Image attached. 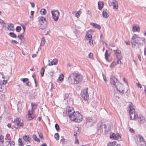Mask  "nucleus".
Wrapping results in <instances>:
<instances>
[{"label": "nucleus", "mask_w": 146, "mask_h": 146, "mask_svg": "<svg viewBox=\"0 0 146 146\" xmlns=\"http://www.w3.org/2000/svg\"><path fill=\"white\" fill-rule=\"evenodd\" d=\"M116 141H114L113 142H109L108 144V146H113L115 145L116 143Z\"/></svg>", "instance_id": "nucleus-35"}, {"label": "nucleus", "mask_w": 146, "mask_h": 146, "mask_svg": "<svg viewBox=\"0 0 146 146\" xmlns=\"http://www.w3.org/2000/svg\"><path fill=\"white\" fill-rule=\"evenodd\" d=\"M111 5L113 6V8L114 9H117L118 8V5L117 2L114 1L111 3Z\"/></svg>", "instance_id": "nucleus-22"}, {"label": "nucleus", "mask_w": 146, "mask_h": 146, "mask_svg": "<svg viewBox=\"0 0 146 146\" xmlns=\"http://www.w3.org/2000/svg\"><path fill=\"white\" fill-rule=\"evenodd\" d=\"M98 130H99L101 129H103L104 128L106 129L107 128V126L103 122H100L97 125Z\"/></svg>", "instance_id": "nucleus-11"}, {"label": "nucleus", "mask_w": 146, "mask_h": 146, "mask_svg": "<svg viewBox=\"0 0 146 146\" xmlns=\"http://www.w3.org/2000/svg\"><path fill=\"white\" fill-rule=\"evenodd\" d=\"M76 16L77 17H78L80 16V15L79 14V13L77 12L76 14Z\"/></svg>", "instance_id": "nucleus-64"}, {"label": "nucleus", "mask_w": 146, "mask_h": 146, "mask_svg": "<svg viewBox=\"0 0 146 146\" xmlns=\"http://www.w3.org/2000/svg\"><path fill=\"white\" fill-rule=\"evenodd\" d=\"M26 84L27 86H30L31 85V84L30 82H29L28 81V82H27Z\"/></svg>", "instance_id": "nucleus-57"}, {"label": "nucleus", "mask_w": 146, "mask_h": 146, "mask_svg": "<svg viewBox=\"0 0 146 146\" xmlns=\"http://www.w3.org/2000/svg\"><path fill=\"white\" fill-rule=\"evenodd\" d=\"M117 85L118 86V90H121V92H119L120 93L123 94L124 93V90L123 88V85L119 82Z\"/></svg>", "instance_id": "nucleus-14"}, {"label": "nucleus", "mask_w": 146, "mask_h": 146, "mask_svg": "<svg viewBox=\"0 0 146 146\" xmlns=\"http://www.w3.org/2000/svg\"><path fill=\"white\" fill-rule=\"evenodd\" d=\"M89 40L88 43L90 44V45H92L93 44V40L91 39H90L89 40Z\"/></svg>", "instance_id": "nucleus-50"}, {"label": "nucleus", "mask_w": 146, "mask_h": 146, "mask_svg": "<svg viewBox=\"0 0 146 146\" xmlns=\"http://www.w3.org/2000/svg\"><path fill=\"white\" fill-rule=\"evenodd\" d=\"M38 25L41 29H44L46 27V19L42 17H38Z\"/></svg>", "instance_id": "nucleus-4"}, {"label": "nucleus", "mask_w": 146, "mask_h": 146, "mask_svg": "<svg viewBox=\"0 0 146 146\" xmlns=\"http://www.w3.org/2000/svg\"><path fill=\"white\" fill-rule=\"evenodd\" d=\"M33 137L34 139V140L38 142H39L40 140L35 135H33Z\"/></svg>", "instance_id": "nucleus-31"}, {"label": "nucleus", "mask_w": 146, "mask_h": 146, "mask_svg": "<svg viewBox=\"0 0 146 146\" xmlns=\"http://www.w3.org/2000/svg\"><path fill=\"white\" fill-rule=\"evenodd\" d=\"M40 13L41 15H45L46 14V10L44 9H42L40 10Z\"/></svg>", "instance_id": "nucleus-32"}, {"label": "nucleus", "mask_w": 146, "mask_h": 146, "mask_svg": "<svg viewBox=\"0 0 146 146\" xmlns=\"http://www.w3.org/2000/svg\"><path fill=\"white\" fill-rule=\"evenodd\" d=\"M54 137V138L58 140L59 139V135L58 133H56L55 134Z\"/></svg>", "instance_id": "nucleus-42"}, {"label": "nucleus", "mask_w": 146, "mask_h": 146, "mask_svg": "<svg viewBox=\"0 0 146 146\" xmlns=\"http://www.w3.org/2000/svg\"><path fill=\"white\" fill-rule=\"evenodd\" d=\"M9 144H10V146H14L15 145V143L13 141H10V143Z\"/></svg>", "instance_id": "nucleus-49"}, {"label": "nucleus", "mask_w": 146, "mask_h": 146, "mask_svg": "<svg viewBox=\"0 0 146 146\" xmlns=\"http://www.w3.org/2000/svg\"><path fill=\"white\" fill-rule=\"evenodd\" d=\"M116 65L115 62L113 61L112 62L110 65V67L111 68H112L114 67V66Z\"/></svg>", "instance_id": "nucleus-46"}, {"label": "nucleus", "mask_w": 146, "mask_h": 146, "mask_svg": "<svg viewBox=\"0 0 146 146\" xmlns=\"http://www.w3.org/2000/svg\"><path fill=\"white\" fill-rule=\"evenodd\" d=\"M119 82L117 79L115 77L113 76L111 77L110 78V83L113 86L116 88L117 91L119 92H121L120 90H118V86L117 85Z\"/></svg>", "instance_id": "nucleus-6"}, {"label": "nucleus", "mask_w": 146, "mask_h": 146, "mask_svg": "<svg viewBox=\"0 0 146 146\" xmlns=\"http://www.w3.org/2000/svg\"><path fill=\"white\" fill-rule=\"evenodd\" d=\"M74 112V111L72 107H67L66 109V113L69 116L70 114Z\"/></svg>", "instance_id": "nucleus-12"}, {"label": "nucleus", "mask_w": 146, "mask_h": 146, "mask_svg": "<svg viewBox=\"0 0 146 146\" xmlns=\"http://www.w3.org/2000/svg\"><path fill=\"white\" fill-rule=\"evenodd\" d=\"M58 62V60L57 59L55 58L53 60L50 62L48 63V66L52 65H56Z\"/></svg>", "instance_id": "nucleus-17"}, {"label": "nucleus", "mask_w": 146, "mask_h": 146, "mask_svg": "<svg viewBox=\"0 0 146 146\" xmlns=\"http://www.w3.org/2000/svg\"><path fill=\"white\" fill-rule=\"evenodd\" d=\"M6 84H0V92H5L6 91V89L5 86L4 85Z\"/></svg>", "instance_id": "nucleus-16"}, {"label": "nucleus", "mask_w": 146, "mask_h": 146, "mask_svg": "<svg viewBox=\"0 0 146 146\" xmlns=\"http://www.w3.org/2000/svg\"><path fill=\"white\" fill-rule=\"evenodd\" d=\"M88 88L84 89L82 92V97L84 100H87L89 99V95L88 92Z\"/></svg>", "instance_id": "nucleus-10"}, {"label": "nucleus", "mask_w": 146, "mask_h": 146, "mask_svg": "<svg viewBox=\"0 0 146 146\" xmlns=\"http://www.w3.org/2000/svg\"><path fill=\"white\" fill-rule=\"evenodd\" d=\"M0 98L3 100L5 99V95H0Z\"/></svg>", "instance_id": "nucleus-53"}, {"label": "nucleus", "mask_w": 146, "mask_h": 146, "mask_svg": "<svg viewBox=\"0 0 146 146\" xmlns=\"http://www.w3.org/2000/svg\"><path fill=\"white\" fill-rule=\"evenodd\" d=\"M37 105L36 104L34 103H32L31 104L32 110H35L37 108Z\"/></svg>", "instance_id": "nucleus-26"}, {"label": "nucleus", "mask_w": 146, "mask_h": 146, "mask_svg": "<svg viewBox=\"0 0 146 146\" xmlns=\"http://www.w3.org/2000/svg\"><path fill=\"white\" fill-rule=\"evenodd\" d=\"M102 76H103V79H104V81L105 82H106L107 80H106V77L103 73L102 74Z\"/></svg>", "instance_id": "nucleus-54"}, {"label": "nucleus", "mask_w": 146, "mask_h": 146, "mask_svg": "<svg viewBox=\"0 0 146 146\" xmlns=\"http://www.w3.org/2000/svg\"><path fill=\"white\" fill-rule=\"evenodd\" d=\"M9 34L10 36L12 37L16 38L17 37L16 35L14 33L10 32Z\"/></svg>", "instance_id": "nucleus-38"}, {"label": "nucleus", "mask_w": 146, "mask_h": 146, "mask_svg": "<svg viewBox=\"0 0 146 146\" xmlns=\"http://www.w3.org/2000/svg\"><path fill=\"white\" fill-rule=\"evenodd\" d=\"M92 36L91 34H88L86 36V38L88 40L91 39Z\"/></svg>", "instance_id": "nucleus-41"}, {"label": "nucleus", "mask_w": 146, "mask_h": 146, "mask_svg": "<svg viewBox=\"0 0 146 146\" xmlns=\"http://www.w3.org/2000/svg\"><path fill=\"white\" fill-rule=\"evenodd\" d=\"M113 51L116 54L117 57H118V55H119L121 53V51L118 49L115 50H114Z\"/></svg>", "instance_id": "nucleus-28"}, {"label": "nucleus", "mask_w": 146, "mask_h": 146, "mask_svg": "<svg viewBox=\"0 0 146 146\" xmlns=\"http://www.w3.org/2000/svg\"><path fill=\"white\" fill-rule=\"evenodd\" d=\"M82 80V76L77 73H72L69 76L68 82L71 84H77Z\"/></svg>", "instance_id": "nucleus-1"}, {"label": "nucleus", "mask_w": 146, "mask_h": 146, "mask_svg": "<svg viewBox=\"0 0 146 146\" xmlns=\"http://www.w3.org/2000/svg\"><path fill=\"white\" fill-rule=\"evenodd\" d=\"M4 137L1 135L0 137V145L3 146H6L10 143V139H8L7 137L4 139Z\"/></svg>", "instance_id": "nucleus-5"}, {"label": "nucleus", "mask_w": 146, "mask_h": 146, "mask_svg": "<svg viewBox=\"0 0 146 146\" xmlns=\"http://www.w3.org/2000/svg\"><path fill=\"white\" fill-rule=\"evenodd\" d=\"M44 72V69L43 68H42L40 70V74L42 77H43Z\"/></svg>", "instance_id": "nucleus-43"}, {"label": "nucleus", "mask_w": 146, "mask_h": 146, "mask_svg": "<svg viewBox=\"0 0 146 146\" xmlns=\"http://www.w3.org/2000/svg\"><path fill=\"white\" fill-rule=\"evenodd\" d=\"M21 30V27L20 26H17L16 28V31L17 32H19Z\"/></svg>", "instance_id": "nucleus-44"}, {"label": "nucleus", "mask_w": 146, "mask_h": 146, "mask_svg": "<svg viewBox=\"0 0 146 146\" xmlns=\"http://www.w3.org/2000/svg\"><path fill=\"white\" fill-rule=\"evenodd\" d=\"M51 13L52 15V18L55 21H57L59 18L60 15L59 12L57 10H52Z\"/></svg>", "instance_id": "nucleus-9"}, {"label": "nucleus", "mask_w": 146, "mask_h": 146, "mask_svg": "<svg viewBox=\"0 0 146 146\" xmlns=\"http://www.w3.org/2000/svg\"><path fill=\"white\" fill-rule=\"evenodd\" d=\"M7 28L10 31H14L15 30L14 25L13 24H10L8 26Z\"/></svg>", "instance_id": "nucleus-19"}, {"label": "nucleus", "mask_w": 146, "mask_h": 146, "mask_svg": "<svg viewBox=\"0 0 146 146\" xmlns=\"http://www.w3.org/2000/svg\"><path fill=\"white\" fill-rule=\"evenodd\" d=\"M132 39L135 40L139 44H143L145 43V39L144 38H141L138 37V35L134 34L132 37Z\"/></svg>", "instance_id": "nucleus-8"}, {"label": "nucleus", "mask_w": 146, "mask_h": 146, "mask_svg": "<svg viewBox=\"0 0 146 146\" xmlns=\"http://www.w3.org/2000/svg\"><path fill=\"white\" fill-rule=\"evenodd\" d=\"M34 13V11H31V15L30 17V18H32L33 17V14Z\"/></svg>", "instance_id": "nucleus-51"}, {"label": "nucleus", "mask_w": 146, "mask_h": 146, "mask_svg": "<svg viewBox=\"0 0 146 146\" xmlns=\"http://www.w3.org/2000/svg\"><path fill=\"white\" fill-rule=\"evenodd\" d=\"M33 112L32 110L30 111L29 110L28 111V119L29 120H31L33 119L34 117V116H32V114Z\"/></svg>", "instance_id": "nucleus-15"}, {"label": "nucleus", "mask_w": 146, "mask_h": 146, "mask_svg": "<svg viewBox=\"0 0 146 146\" xmlns=\"http://www.w3.org/2000/svg\"><path fill=\"white\" fill-rule=\"evenodd\" d=\"M102 15L104 18H107L108 17V15L107 12L105 11H104L102 12Z\"/></svg>", "instance_id": "nucleus-30"}, {"label": "nucleus", "mask_w": 146, "mask_h": 146, "mask_svg": "<svg viewBox=\"0 0 146 146\" xmlns=\"http://www.w3.org/2000/svg\"><path fill=\"white\" fill-rule=\"evenodd\" d=\"M104 5V3L103 2L99 1L98 2V9L101 10L103 8Z\"/></svg>", "instance_id": "nucleus-23"}, {"label": "nucleus", "mask_w": 146, "mask_h": 146, "mask_svg": "<svg viewBox=\"0 0 146 146\" xmlns=\"http://www.w3.org/2000/svg\"><path fill=\"white\" fill-rule=\"evenodd\" d=\"M3 75L2 74L0 73V84H3L4 82V84H6L7 82V80H5L3 79Z\"/></svg>", "instance_id": "nucleus-18"}, {"label": "nucleus", "mask_w": 146, "mask_h": 146, "mask_svg": "<svg viewBox=\"0 0 146 146\" xmlns=\"http://www.w3.org/2000/svg\"><path fill=\"white\" fill-rule=\"evenodd\" d=\"M90 25L93 26L95 28H97L98 29H101V26L100 25H98L97 24L95 23H91Z\"/></svg>", "instance_id": "nucleus-20"}, {"label": "nucleus", "mask_w": 146, "mask_h": 146, "mask_svg": "<svg viewBox=\"0 0 146 146\" xmlns=\"http://www.w3.org/2000/svg\"><path fill=\"white\" fill-rule=\"evenodd\" d=\"M45 43V39L44 37L41 38V42L40 44V46H43Z\"/></svg>", "instance_id": "nucleus-34"}, {"label": "nucleus", "mask_w": 146, "mask_h": 146, "mask_svg": "<svg viewBox=\"0 0 146 146\" xmlns=\"http://www.w3.org/2000/svg\"><path fill=\"white\" fill-rule=\"evenodd\" d=\"M23 139L27 142H29L31 140V139L29 138V137L27 135H25L23 137Z\"/></svg>", "instance_id": "nucleus-24"}, {"label": "nucleus", "mask_w": 146, "mask_h": 146, "mask_svg": "<svg viewBox=\"0 0 146 146\" xmlns=\"http://www.w3.org/2000/svg\"><path fill=\"white\" fill-rule=\"evenodd\" d=\"M55 127L57 131H60V127L58 124L56 123L55 124Z\"/></svg>", "instance_id": "nucleus-39"}, {"label": "nucleus", "mask_w": 146, "mask_h": 146, "mask_svg": "<svg viewBox=\"0 0 146 146\" xmlns=\"http://www.w3.org/2000/svg\"><path fill=\"white\" fill-rule=\"evenodd\" d=\"M137 86L139 87L140 88H142V86L139 83H137Z\"/></svg>", "instance_id": "nucleus-62"}, {"label": "nucleus", "mask_w": 146, "mask_h": 146, "mask_svg": "<svg viewBox=\"0 0 146 146\" xmlns=\"http://www.w3.org/2000/svg\"><path fill=\"white\" fill-rule=\"evenodd\" d=\"M131 41L132 44V46L133 47H135L137 46V44H139L135 40L131 39Z\"/></svg>", "instance_id": "nucleus-21"}, {"label": "nucleus", "mask_w": 146, "mask_h": 146, "mask_svg": "<svg viewBox=\"0 0 146 146\" xmlns=\"http://www.w3.org/2000/svg\"><path fill=\"white\" fill-rule=\"evenodd\" d=\"M35 74H33V75H32V77L33 78H34V81H35V86L36 87V80L35 78H34V76H35Z\"/></svg>", "instance_id": "nucleus-56"}, {"label": "nucleus", "mask_w": 146, "mask_h": 146, "mask_svg": "<svg viewBox=\"0 0 146 146\" xmlns=\"http://www.w3.org/2000/svg\"><path fill=\"white\" fill-rule=\"evenodd\" d=\"M64 76L63 74H61L58 78V79L60 81H62L63 79Z\"/></svg>", "instance_id": "nucleus-45"}, {"label": "nucleus", "mask_w": 146, "mask_h": 146, "mask_svg": "<svg viewBox=\"0 0 146 146\" xmlns=\"http://www.w3.org/2000/svg\"><path fill=\"white\" fill-rule=\"evenodd\" d=\"M133 30L134 31L138 32L140 30V28L139 26H133Z\"/></svg>", "instance_id": "nucleus-25"}, {"label": "nucleus", "mask_w": 146, "mask_h": 146, "mask_svg": "<svg viewBox=\"0 0 146 146\" xmlns=\"http://www.w3.org/2000/svg\"><path fill=\"white\" fill-rule=\"evenodd\" d=\"M89 57V58L92 59L93 56V54L91 53H90L88 55Z\"/></svg>", "instance_id": "nucleus-52"}, {"label": "nucleus", "mask_w": 146, "mask_h": 146, "mask_svg": "<svg viewBox=\"0 0 146 146\" xmlns=\"http://www.w3.org/2000/svg\"><path fill=\"white\" fill-rule=\"evenodd\" d=\"M18 144L20 146L24 145L22 143V141L20 138H19L18 140Z\"/></svg>", "instance_id": "nucleus-36"}, {"label": "nucleus", "mask_w": 146, "mask_h": 146, "mask_svg": "<svg viewBox=\"0 0 146 146\" xmlns=\"http://www.w3.org/2000/svg\"><path fill=\"white\" fill-rule=\"evenodd\" d=\"M117 58H118V60L117 61V64H118L119 63L120 64H121V61L120 59L118 57H117Z\"/></svg>", "instance_id": "nucleus-59"}, {"label": "nucleus", "mask_w": 146, "mask_h": 146, "mask_svg": "<svg viewBox=\"0 0 146 146\" xmlns=\"http://www.w3.org/2000/svg\"><path fill=\"white\" fill-rule=\"evenodd\" d=\"M109 56V54L108 53V51L107 50H106L105 54V58L106 59V60L108 61V57Z\"/></svg>", "instance_id": "nucleus-29"}, {"label": "nucleus", "mask_w": 146, "mask_h": 146, "mask_svg": "<svg viewBox=\"0 0 146 146\" xmlns=\"http://www.w3.org/2000/svg\"><path fill=\"white\" fill-rule=\"evenodd\" d=\"M20 80L24 83L26 82L29 81V79L28 78H22Z\"/></svg>", "instance_id": "nucleus-40"}, {"label": "nucleus", "mask_w": 146, "mask_h": 146, "mask_svg": "<svg viewBox=\"0 0 146 146\" xmlns=\"http://www.w3.org/2000/svg\"><path fill=\"white\" fill-rule=\"evenodd\" d=\"M137 137L139 139V141L140 142H143L144 143L143 138L141 135H139Z\"/></svg>", "instance_id": "nucleus-27"}, {"label": "nucleus", "mask_w": 146, "mask_h": 146, "mask_svg": "<svg viewBox=\"0 0 146 146\" xmlns=\"http://www.w3.org/2000/svg\"><path fill=\"white\" fill-rule=\"evenodd\" d=\"M23 121L19 118H17L14 121L15 127L16 128H21L23 127Z\"/></svg>", "instance_id": "nucleus-7"}, {"label": "nucleus", "mask_w": 146, "mask_h": 146, "mask_svg": "<svg viewBox=\"0 0 146 146\" xmlns=\"http://www.w3.org/2000/svg\"><path fill=\"white\" fill-rule=\"evenodd\" d=\"M136 120L139 122L143 123L145 121V118L142 116L138 117L137 116Z\"/></svg>", "instance_id": "nucleus-13"}, {"label": "nucleus", "mask_w": 146, "mask_h": 146, "mask_svg": "<svg viewBox=\"0 0 146 146\" xmlns=\"http://www.w3.org/2000/svg\"><path fill=\"white\" fill-rule=\"evenodd\" d=\"M115 139L117 140L120 141L121 140V136L119 134L117 135H115Z\"/></svg>", "instance_id": "nucleus-37"}, {"label": "nucleus", "mask_w": 146, "mask_h": 146, "mask_svg": "<svg viewBox=\"0 0 146 146\" xmlns=\"http://www.w3.org/2000/svg\"><path fill=\"white\" fill-rule=\"evenodd\" d=\"M64 138H62L60 140V143H62L63 146H64Z\"/></svg>", "instance_id": "nucleus-48"}, {"label": "nucleus", "mask_w": 146, "mask_h": 146, "mask_svg": "<svg viewBox=\"0 0 146 146\" xmlns=\"http://www.w3.org/2000/svg\"><path fill=\"white\" fill-rule=\"evenodd\" d=\"M115 135L114 133L113 134L110 135V138L111 139H115Z\"/></svg>", "instance_id": "nucleus-47"}, {"label": "nucleus", "mask_w": 146, "mask_h": 146, "mask_svg": "<svg viewBox=\"0 0 146 146\" xmlns=\"http://www.w3.org/2000/svg\"><path fill=\"white\" fill-rule=\"evenodd\" d=\"M70 119L75 122H80L82 119V116L78 111H76L70 114L69 116Z\"/></svg>", "instance_id": "nucleus-2"}, {"label": "nucleus", "mask_w": 146, "mask_h": 146, "mask_svg": "<svg viewBox=\"0 0 146 146\" xmlns=\"http://www.w3.org/2000/svg\"><path fill=\"white\" fill-rule=\"evenodd\" d=\"M75 142V143L76 144H79V141H78V139H76Z\"/></svg>", "instance_id": "nucleus-60"}, {"label": "nucleus", "mask_w": 146, "mask_h": 146, "mask_svg": "<svg viewBox=\"0 0 146 146\" xmlns=\"http://www.w3.org/2000/svg\"><path fill=\"white\" fill-rule=\"evenodd\" d=\"M54 73L52 72H50L49 73V75L51 77H52L53 76V74Z\"/></svg>", "instance_id": "nucleus-63"}, {"label": "nucleus", "mask_w": 146, "mask_h": 146, "mask_svg": "<svg viewBox=\"0 0 146 146\" xmlns=\"http://www.w3.org/2000/svg\"><path fill=\"white\" fill-rule=\"evenodd\" d=\"M38 135H39V137L41 138V139H42V133H39L38 134Z\"/></svg>", "instance_id": "nucleus-61"}, {"label": "nucleus", "mask_w": 146, "mask_h": 146, "mask_svg": "<svg viewBox=\"0 0 146 146\" xmlns=\"http://www.w3.org/2000/svg\"><path fill=\"white\" fill-rule=\"evenodd\" d=\"M128 110L129 113L130 119L136 120L137 114L135 112V109L132 103L129 104Z\"/></svg>", "instance_id": "nucleus-3"}, {"label": "nucleus", "mask_w": 146, "mask_h": 146, "mask_svg": "<svg viewBox=\"0 0 146 146\" xmlns=\"http://www.w3.org/2000/svg\"><path fill=\"white\" fill-rule=\"evenodd\" d=\"M92 119H90L89 118H88L86 120V123H90V125H91L92 123Z\"/></svg>", "instance_id": "nucleus-33"}, {"label": "nucleus", "mask_w": 146, "mask_h": 146, "mask_svg": "<svg viewBox=\"0 0 146 146\" xmlns=\"http://www.w3.org/2000/svg\"><path fill=\"white\" fill-rule=\"evenodd\" d=\"M69 97V95L68 94H65L64 96V99L65 98H68ZM65 99H64L65 100Z\"/></svg>", "instance_id": "nucleus-55"}, {"label": "nucleus", "mask_w": 146, "mask_h": 146, "mask_svg": "<svg viewBox=\"0 0 146 146\" xmlns=\"http://www.w3.org/2000/svg\"><path fill=\"white\" fill-rule=\"evenodd\" d=\"M17 37L19 38L20 39L22 40V38L23 37L22 35L21 34L20 35H18L17 36Z\"/></svg>", "instance_id": "nucleus-58"}]
</instances>
